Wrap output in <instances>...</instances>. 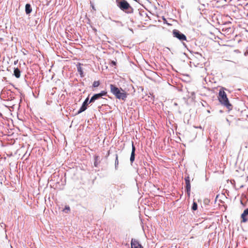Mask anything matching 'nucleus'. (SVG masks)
<instances>
[{
    "label": "nucleus",
    "mask_w": 248,
    "mask_h": 248,
    "mask_svg": "<svg viewBox=\"0 0 248 248\" xmlns=\"http://www.w3.org/2000/svg\"><path fill=\"white\" fill-rule=\"evenodd\" d=\"M225 90L226 89L224 87H221L220 89L217 98L219 103L222 105L226 107L228 110L230 111L232 109V106L229 101L227 94L225 92Z\"/></svg>",
    "instance_id": "f257e3e1"
},
{
    "label": "nucleus",
    "mask_w": 248,
    "mask_h": 248,
    "mask_svg": "<svg viewBox=\"0 0 248 248\" xmlns=\"http://www.w3.org/2000/svg\"><path fill=\"white\" fill-rule=\"evenodd\" d=\"M111 93L119 99L125 100L127 97L126 93L122 88H118L113 84L110 85Z\"/></svg>",
    "instance_id": "f03ea898"
},
{
    "label": "nucleus",
    "mask_w": 248,
    "mask_h": 248,
    "mask_svg": "<svg viewBox=\"0 0 248 248\" xmlns=\"http://www.w3.org/2000/svg\"><path fill=\"white\" fill-rule=\"evenodd\" d=\"M117 6L122 11L127 14L133 13V8L125 0H116Z\"/></svg>",
    "instance_id": "7ed1b4c3"
},
{
    "label": "nucleus",
    "mask_w": 248,
    "mask_h": 248,
    "mask_svg": "<svg viewBox=\"0 0 248 248\" xmlns=\"http://www.w3.org/2000/svg\"><path fill=\"white\" fill-rule=\"evenodd\" d=\"M107 92L105 91H101L99 93H97L94 94L92 98H91L90 100L89 101V103L94 102L95 100L98 99L103 96H105L107 94Z\"/></svg>",
    "instance_id": "20e7f679"
},
{
    "label": "nucleus",
    "mask_w": 248,
    "mask_h": 248,
    "mask_svg": "<svg viewBox=\"0 0 248 248\" xmlns=\"http://www.w3.org/2000/svg\"><path fill=\"white\" fill-rule=\"evenodd\" d=\"M173 34L175 37H176L181 41H185L186 39V36L177 30L173 31Z\"/></svg>",
    "instance_id": "39448f33"
},
{
    "label": "nucleus",
    "mask_w": 248,
    "mask_h": 248,
    "mask_svg": "<svg viewBox=\"0 0 248 248\" xmlns=\"http://www.w3.org/2000/svg\"><path fill=\"white\" fill-rule=\"evenodd\" d=\"M186 185V193L187 194V196L188 197H190V190H191V186L190 183V177L189 176H187L185 178Z\"/></svg>",
    "instance_id": "423d86ee"
},
{
    "label": "nucleus",
    "mask_w": 248,
    "mask_h": 248,
    "mask_svg": "<svg viewBox=\"0 0 248 248\" xmlns=\"http://www.w3.org/2000/svg\"><path fill=\"white\" fill-rule=\"evenodd\" d=\"M241 222L245 223L248 221V208L246 209L241 215Z\"/></svg>",
    "instance_id": "0eeeda50"
},
{
    "label": "nucleus",
    "mask_w": 248,
    "mask_h": 248,
    "mask_svg": "<svg viewBox=\"0 0 248 248\" xmlns=\"http://www.w3.org/2000/svg\"><path fill=\"white\" fill-rule=\"evenodd\" d=\"M131 246V248H143L139 242L135 239H132Z\"/></svg>",
    "instance_id": "6e6552de"
},
{
    "label": "nucleus",
    "mask_w": 248,
    "mask_h": 248,
    "mask_svg": "<svg viewBox=\"0 0 248 248\" xmlns=\"http://www.w3.org/2000/svg\"><path fill=\"white\" fill-rule=\"evenodd\" d=\"M89 101V98H87L84 102H83L82 106L80 108L79 110L78 111V113H81L82 112L85 111L87 109V106L88 104H90Z\"/></svg>",
    "instance_id": "1a4fd4ad"
},
{
    "label": "nucleus",
    "mask_w": 248,
    "mask_h": 248,
    "mask_svg": "<svg viewBox=\"0 0 248 248\" xmlns=\"http://www.w3.org/2000/svg\"><path fill=\"white\" fill-rule=\"evenodd\" d=\"M132 152H131L130 159L131 163H133L134 162V161L135 160V152L136 150V148H135V147L133 142H132Z\"/></svg>",
    "instance_id": "9d476101"
},
{
    "label": "nucleus",
    "mask_w": 248,
    "mask_h": 248,
    "mask_svg": "<svg viewBox=\"0 0 248 248\" xmlns=\"http://www.w3.org/2000/svg\"><path fill=\"white\" fill-rule=\"evenodd\" d=\"M20 71L18 68L14 69V75L16 78H19L20 77Z\"/></svg>",
    "instance_id": "9b49d317"
},
{
    "label": "nucleus",
    "mask_w": 248,
    "mask_h": 248,
    "mask_svg": "<svg viewBox=\"0 0 248 248\" xmlns=\"http://www.w3.org/2000/svg\"><path fill=\"white\" fill-rule=\"evenodd\" d=\"M32 11L31 5L30 4H26L25 6V12L27 14H30Z\"/></svg>",
    "instance_id": "f8f14e48"
},
{
    "label": "nucleus",
    "mask_w": 248,
    "mask_h": 248,
    "mask_svg": "<svg viewBox=\"0 0 248 248\" xmlns=\"http://www.w3.org/2000/svg\"><path fill=\"white\" fill-rule=\"evenodd\" d=\"M77 69H78V71L81 77H83V73L82 71V68L81 67V64L80 63H79L77 65Z\"/></svg>",
    "instance_id": "ddd939ff"
},
{
    "label": "nucleus",
    "mask_w": 248,
    "mask_h": 248,
    "mask_svg": "<svg viewBox=\"0 0 248 248\" xmlns=\"http://www.w3.org/2000/svg\"><path fill=\"white\" fill-rule=\"evenodd\" d=\"M94 166L95 167H98V165L99 164V162H98V160L99 159V156L98 155H95L94 157Z\"/></svg>",
    "instance_id": "4468645a"
},
{
    "label": "nucleus",
    "mask_w": 248,
    "mask_h": 248,
    "mask_svg": "<svg viewBox=\"0 0 248 248\" xmlns=\"http://www.w3.org/2000/svg\"><path fill=\"white\" fill-rule=\"evenodd\" d=\"M99 85H100L99 81H94L93 82V87H94V88L98 87L99 86Z\"/></svg>",
    "instance_id": "2eb2a0df"
},
{
    "label": "nucleus",
    "mask_w": 248,
    "mask_h": 248,
    "mask_svg": "<svg viewBox=\"0 0 248 248\" xmlns=\"http://www.w3.org/2000/svg\"><path fill=\"white\" fill-rule=\"evenodd\" d=\"M119 165L118 155L117 154L116 155V159L115 161V168H117Z\"/></svg>",
    "instance_id": "dca6fc26"
},
{
    "label": "nucleus",
    "mask_w": 248,
    "mask_h": 248,
    "mask_svg": "<svg viewBox=\"0 0 248 248\" xmlns=\"http://www.w3.org/2000/svg\"><path fill=\"white\" fill-rule=\"evenodd\" d=\"M198 205L196 202H193L192 206V209L194 211H195L197 209Z\"/></svg>",
    "instance_id": "f3484780"
},
{
    "label": "nucleus",
    "mask_w": 248,
    "mask_h": 248,
    "mask_svg": "<svg viewBox=\"0 0 248 248\" xmlns=\"http://www.w3.org/2000/svg\"><path fill=\"white\" fill-rule=\"evenodd\" d=\"M70 209L69 206H65L64 209H63V211L65 212V213H68L70 211Z\"/></svg>",
    "instance_id": "a211bd4d"
},
{
    "label": "nucleus",
    "mask_w": 248,
    "mask_h": 248,
    "mask_svg": "<svg viewBox=\"0 0 248 248\" xmlns=\"http://www.w3.org/2000/svg\"><path fill=\"white\" fill-rule=\"evenodd\" d=\"M111 64L112 65H114V66H115L116 65V62L114 61H112L111 62Z\"/></svg>",
    "instance_id": "6ab92c4d"
},
{
    "label": "nucleus",
    "mask_w": 248,
    "mask_h": 248,
    "mask_svg": "<svg viewBox=\"0 0 248 248\" xmlns=\"http://www.w3.org/2000/svg\"><path fill=\"white\" fill-rule=\"evenodd\" d=\"M108 155H109V151H108Z\"/></svg>",
    "instance_id": "aec40b11"
},
{
    "label": "nucleus",
    "mask_w": 248,
    "mask_h": 248,
    "mask_svg": "<svg viewBox=\"0 0 248 248\" xmlns=\"http://www.w3.org/2000/svg\"><path fill=\"white\" fill-rule=\"evenodd\" d=\"M247 178L248 179V176H247Z\"/></svg>",
    "instance_id": "412c9836"
}]
</instances>
